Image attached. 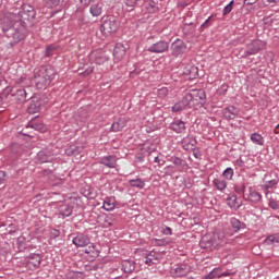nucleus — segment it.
<instances>
[{
    "label": "nucleus",
    "mask_w": 279,
    "mask_h": 279,
    "mask_svg": "<svg viewBox=\"0 0 279 279\" xmlns=\"http://www.w3.org/2000/svg\"><path fill=\"white\" fill-rule=\"evenodd\" d=\"M233 235L234 233L232 231H220L216 234H205L201 239L199 246L208 252H214V250H219V247L227 245Z\"/></svg>",
    "instance_id": "f257e3e1"
},
{
    "label": "nucleus",
    "mask_w": 279,
    "mask_h": 279,
    "mask_svg": "<svg viewBox=\"0 0 279 279\" xmlns=\"http://www.w3.org/2000/svg\"><path fill=\"white\" fill-rule=\"evenodd\" d=\"M34 80L37 88H43L44 86H49L51 80H53V68L40 66L34 70Z\"/></svg>",
    "instance_id": "f03ea898"
},
{
    "label": "nucleus",
    "mask_w": 279,
    "mask_h": 279,
    "mask_svg": "<svg viewBox=\"0 0 279 279\" xmlns=\"http://www.w3.org/2000/svg\"><path fill=\"white\" fill-rule=\"evenodd\" d=\"M36 19V10L29 4H24L17 13H13V21L25 25L26 21H34Z\"/></svg>",
    "instance_id": "7ed1b4c3"
},
{
    "label": "nucleus",
    "mask_w": 279,
    "mask_h": 279,
    "mask_svg": "<svg viewBox=\"0 0 279 279\" xmlns=\"http://www.w3.org/2000/svg\"><path fill=\"white\" fill-rule=\"evenodd\" d=\"M265 49V41L255 39L246 45V50L244 51L243 58H247L250 56H256L259 51Z\"/></svg>",
    "instance_id": "20e7f679"
},
{
    "label": "nucleus",
    "mask_w": 279,
    "mask_h": 279,
    "mask_svg": "<svg viewBox=\"0 0 279 279\" xmlns=\"http://www.w3.org/2000/svg\"><path fill=\"white\" fill-rule=\"evenodd\" d=\"M119 29V23L116 17H109L104 21L100 26V32L104 36H108L110 34H114Z\"/></svg>",
    "instance_id": "39448f33"
},
{
    "label": "nucleus",
    "mask_w": 279,
    "mask_h": 279,
    "mask_svg": "<svg viewBox=\"0 0 279 279\" xmlns=\"http://www.w3.org/2000/svg\"><path fill=\"white\" fill-rule=\"evenodd\" d=\"M189 274H191V266L189 264H177L170 269V276L172 278H184Z\"/></svg>",
    "instance_id": "423d86ee"
},
{
    "label": "nucleus",
    "mask_w": 279,
    "mask_h": 279,
    "mask_svg": "<svg viewBox=\"0 0 279 279\" xmlns=\"http://www.w3.org/2000/svg\"><path fill=\"white\" fill-rule=\"evenodd\" d=\"M170 50L173 58H182L186 53V44L182 39H177L171 44Z\"/></svg>",
    "instance_id": "0eeeda50"
},
{
    "label": "nucleus",
    "mask_w": 279,
    "mask_h": 279,
    "mask_svg": "<svg viewBox=\"0 0 279 279\" xmlns=\"http://www.w3.org/2000/svg\"><path fill=\"white\" fill-rule=\"evenodd\" d=\"M194 107L204 106L206 104V92L204 89H192L190 92Z\"/></svg>",
    "instance_id": "6e6552de"
},
{
    "label": "nucleus",
    "mask_w": 279,
    "mask_h": 279,
    "mask_svg": "<svg viewBox=\"0 0 279 279\" xmlns=\"http://www.w3.org/2000/svg\"><path fill=\"white\" fill-rule=\"evenodd\" d=\"M147 51H149V53H165V51H169V43L159 40L153 44Z\"/></svg>",
    "instance_id": "1a4fd4ad"
},
{
    "label": "nucleus",
    "mask_w": 279,
    "mask_h": 279,
    "mask_svg": "<svg viewBox=\"0 0 279 279\" xmlns=\"http://www.w3.org/2000/svg\"><path fill=\"white\" fill-rule=\"evenodd\" d=\"M40 263H43L40 254L33 253L26 259V267L32 270L38 269L40 267Z\"/></svg>",
    "instance_id": "9d476101"
},
{
    "label": "nucleus",
    "mask_w": 279,
    "mask_h": 279,
    "mask_svg": "<svg viewBox=\"0 0 279 279\" xmlns=\"http://www.w3.org/2000/svg\"><path fill=\"white\" fill-rule=\"evenodd\" d=\"M245 202H251V204H258L263 199V195L256 191L254 187L248 189V193L243 195Z\"/></svg>",
    "instance_id": "9b49d317"
},
{
    "label": "nucleus",
    "mask_w": 279,
    "mask_h": 279,
    "mask_svg": "<svg viewBox=\"0 0 279 279\" xmlns=\"http://www.w3.org/2000/svg\"><path fill=\"white\" fill-rule=\"evenodd\" d=\"M169 130H172V132H175V134H184V132H186V122L180 119H174L170 123Z\"/></svg>",
    "instance_id": "f8f14e48"
},
{
    "label": "nucleus",
    "mask_w": 279,
    "mask_h": 279,
    "mask_svg": "<svg viewBox=\"0 0 279 279\" xmlns=\"http://www.w3.org/2000/svg\"><path fill=\"white\" fill-rule=\"evenodd\" d=\"M125 53H128V49L121 43L116 44L113 49V59L116 62H121L123 58H125Z\"/></svg>",
    "instance_id": "ddd939ff"
},
{
    "label": "nucleus",
    "mask_w": 279,
    "mask_h": 279,
    "mask_svg": "<svg viewBox=\"0 0 279 279\" xmlns=\"http://www.w3.org/2000/svg\"><path fill=\"white\" fill-rule=\"evenodd\" d=\"M181 145L185 151H195L197 146V140L191 135H187L181 141Z\"/></svg>",
    "instance_id": "4468645a"
},
{
    "label": "nucleus",
    "mask_w": 279,
    "mask_h": 279,
    "mask_svg": "<svg viewBox=\"0 0 279 279\" xmlns=\"http://www.w3.org/2000/svg\"><path fill=\"white\" fill-rule=\"evenodd\" d=\"M222 114L227 121H232L239 116V109L234 106H229L222 110Z\"/></svg>",
    "instance_id": "2eb2a0df"
},
{
    "label": "nucleus",
    "mask_w": 279,
    "mask_h": 279,
    "mask_svg": "<svg viewBox=\"0 0 279 279\" xmlns=\"http://www.w3.org/2000/svg\"><path fill=\"white\" fill-rule=\"evenodd\" d=\"M72 242L73 245H75L76 247H86V245L90 243V239L88 238V235L78 233Z\"/></svg>",
    "instance_id": "dca6fc26"
},
{
    "label": "nucleus",
    "mask_w": 279,
    "mask_h": 279,
    "mask_svg": "<svg viewBox=\"0 0 279 279\" xmlns=\"http://www.w3.org/2000/svg\"><path fill=\"white\" fill-rule=\"evenodd\" d=\"M100 165L108 167V169H117V156L109 155L100 159Z\"/></svg>",
    "instance_id": "f3484780"
},
{
    "label": "nucleus",
    "mask_w": 279,
    "mask_h": 279,
    "mask_svg": "<svg viewBox=\"0 0 279 279\" xmlns=\"http://www.w3.org/2000/svg\"><path fill=\"white\" fill-rule=\"evenodd\" d=\"M28 128H32L33 130H36L37 132H47V125L43 123V121L38 119H33L28 122Z\"/></svg>",
    "instance_id": "a211bd4d"
},
{
    "label": "nucleus",
    "mask_w": 279,
    "mask_h": 279,
    "mask_svg": "<svg viewBox=\"0 0 279 279\" xmlns=\"http://www.w3.org/2000/svg\"><path fill=\"white\" fill-rule=\"evenodd\" d=\"M102 208L104 210H107V213L114 210V208H117V198H114V196L106 197L102 204Z\"/></svg>",
    "instance_id": "6ab92c4d"
},
{
    "label": "nucleus",
    "mask_w": 279,
    "mask_h": 279,
    "mask_svg": "<svg viewBox=\"0 0 279 279\" xmlns=\"http://www.w3.org/2000/svg\"><path fill=\"white\" fill-rule=\"evenodd\" d=\"M158 260H160V253H158L156 251H150L146 255L145 265H148V266L156 265V263H158Z\"/></svg>",
    "instance_id": "aec40b11"
},
{
    "label": "nucleus",
    "mask_w": 279,
    "mask_h": 279,
    "mask_svg": "<svg viewBox=\"0 0 279 279\" xmlns=\"http://www.w3.org/2000/svg\"><path fill=\"white\" fill-rule=\"evenodd\" d=\"M230 226L233 232H239L240 230H245V222L236 219L235 217L230 218Z\"/></svg>",
    "instance_id": "412c9836"
},
{
    "label": "nucleus",
    "mask_w": 279,
    "mask_h": 279,
    "mask_svg": "<svg viewBox=\"0 0 279 279\" xmlns=\"http://www.w3.org/2000/svg\"><path fill=\"white\" fill-rule=\"evenodd\" d=\"M94 57V62L96 64H105V62H108L110 60V56L105 51L96 52Z\"/></svg>",
    "instance_id": "4be33fe9"
},
{
    "label": "nucleus",
    "mask_w": 279,
    "mask_h": 279,
    "mask_svg": "<svg viewBox=\"0 0 279 279\" xmlns=\"http://www.w3.org/2000/svg\"><path fill=\"white\" fill-rule=\"evenodd\" d=\"M227 205L232 210H239V208H241V202H239V198L234 194L227 198Z\"/></svg>",
    "instance_id": "5701e85b"
},
{
    "label": "nucleus",
    "mask_w": 279,
    "mask_h": 279,
    "mask_svg": "<svg viewBox=\"0 0 279 279\" xmlns=\"http://www.w3.org/2000/svg\"><path fill=\"white\" fill-rule=\"evenodd\" d=\"M183 75H185L189 80H195L197 77V66L186 65Z\"/></svg>",
    "instance_id": "b1692460"
},
{
    "label": "nucleus",
    "mask_w": 279,
    "mask_h": 279,
    "mask_svg": "<svg viewBox=\"0 0 279 279\" xmlns=\"http://www.w3.org/2000/svg\"><path fill=\"white\" fill-rule=\"evenodd\" d=\"M37 160L39 162H51V160H53V157L51 155V153H49V150H40L37 154Z\"/></svg>",
    "instance_id": "393cba45"
},
{
    "label": "nucleus",
    "mask_w": 279,
    "mask_h": 279,
    "mask_svg": "<svg viewBox=\"0 0 279 279\" xmlns=\"http://www.w3.org/2000/svg\"><path fill=\"white\" fill-rule=\"evenodd\" d=\"M121 267L124 274H132V271L136 269V264L134 263V260H123Z\"/></svg>",
    "instance_id": "a878e982"
},
{
    "label": "nucleus",
    "mask_w": 279,
    "mask_h": 279,
    "mask_svg": "<svg viewBox=\"0 0 279 279\" xmlns=\"http://www.w3.org/2000/svg\"><path fill=\"white\" fill-rule=\"evenodd\" d=\"M82 154V147L77 145H70L65 148L66 156H80Z\"/></svg>",
    "instance_id": "bb28decb"
},
{
    "label": "nucleus",
    "mask_w": 279,
    "mask_h": 279,
    "mask_svg": "<svg viewBox=\"0 0 279 279\" xmlns=\"http://www.w3.org/2000/svg\"><path fill=\"white\" fill-rule=\"evenodd\" d=\"M170 162H173L174 166L180 170L184 171L186 169V160L180 158V157H171Z\"/></svg>",
    "instance_id": "cd10ccee"
},
{
    "label": "nucleus",
    "mask_w": 279,
    "mask_h": 279,
    "mask_svg": "<svg viewBox=\"0 0 279 279\" xmlns=\"http://www.w3.org/2000/svg\"><path fill=\"white\" fill-rule=\"evenodd\" d=\"M12 96L17 98V101H25L27 99V92L24 88L12 89Z\"/></svg>",
    "instance_id": "c85d7f7f"
},
{
    "label": "nucleus",
    "mask_w": 279,
    "mask_h": 279,
    "mask_svg": "<svg viewBox=\"0 0 279 279\" xmlns=\"http://www.w3.org/2000/svg\"><path fill=\"white\" fill-rule=\"evenodd\" d=\"M265 245H274L275 247H278L279 245V234H272V235H268L265 241H264Z\"/></svg>",
    "instance_id": "c756f323"
},
{
    "label": "nucleus",
    "mask_w": 279,
    "mask_h": 279,
    "mask_svg": "<svg viewBox=\"0 0 279 279\" xmlns=\"http://www.w3.org/2000/svg\"><path fill=\"white\" fill-rule=\"evenodd\" d=\"M180 101L185 108H195V104L193 102V96H191V93H186Z\"/></svg>",
    "instance_id": "7c9ffc66"
},
{
    "label": "nucleus",
    "mask_w": 279,
    "mask_h": 279,
    "mask_svg": "<svg viewBox=\"0 0 279 279\" xmlns=\"http://www.w3.org/2000/svg\"><path fill=\"white\" fill-rule=\"evenodd\" d=\"M102 10H104V7L101 5V3L92 4L89 8V12L92 16H101Z\"/></svg>",
    "instance_id": "2f4dec72"
},
{
    "label": "nucleus",
    "mask_w": 279,
    "mask_h": 279,
    "mask_svg": "<svg viewBox=\"0 0 279 279\" xmlns=\"http://www.w3.org/2000/svg\"><path fill=\"white\" fill-rule=\"evenodd\" d=\"M251 141L254 143V145H259L262 147L265 145V137L258 133L251 134Z\"/></svg>",
    "instance_id": "473e14b6"
},
{
    "label": "nucleus",
    "mask_w": 279,
    "mask_h": 279,
    "mask_svg": "<svg viewBox=\"0 0 279 279\" xmlns=\"http://www.w3.org/2000/svg\"><path fill=\"white\" fill-rule=\"evenodd\" d=\"M213 184L218 191H226L228 189V183L223 179H214Z\"/></svg>",
    "instance_id": "72a5a7b5"
},
{
    "label": "nucleus",
    "mask_w": 279,
    "mask_h": 279,
    "mask_svg": "<svg viewBox=\"0 0 279 279\" xmlns=\"http://www.w3.org/2000/svg\"><path fill=\"white\" fill-rule=\"evenodd\" d=\"M28 114H36V112H40V102L39 101H31L27 108Z\"/></svg>",
    "instance_id": "f704fd0d"
},
{
    "label": "nucleus",
    "mask_w": 279,
    "mask_h": 279,
    "mask_svg": "<svg viewBox=\"0 0 279 279\" xmlns=\"http://www.w3.org/2000/svg\"><path fill=\"white\" fill-rule=\"evenodd\" d=\"M129 184L133 189H145V181H143L142 179L129 180Z\"/></svg>",
    "instance_id": "c9c22d12"
},
{
    "label": "nucleus",
    "mask_w": 279,
    "mask_h": 279,
    "mask_svg": "<svg viewBox=\"0 0 279 279\" xmlns=\"http://www.w3.org/2000/svg\"><path fill=\"white\" fill-rule=\"evenodd\" d=\"M11 32H13L12 36L14 43H21V40H25V34H23L21 31L11 28Z\"/></svg>",
    "instance_id": "e433bc0d"
},
{
    "label": "nucleus",
    "mask_w": 279,
    "mask_h": 279,
    "mask_svg": "<svg viewBox=\"0 0 279 279\" xmlns=\"http://www.w3.org/2000/svg\"><path fill=\"white\" fill-rule=\"evenodd\" d=\"M59 213L63 217H71V215H73V208H71L69 205H62L59 208Z\"/></svg>",
    "instance_id": "4c0bfd02"
},
{
    "label": "nucleus",
    "mask_w": 279,
    "mask_h": 279,
    "mask_svg": "<svg viewBox=\"0 0 279 279\" xmlns=\"http://www.w3.org/2000/svg\"><path fill=\"white\" fill-rule=\"evenodd\" d=\"M221 277H223L221 268H215L208 275L205 276V279L221 278Z\"/></svg>",
    "instance_id": "58836bf2"
},
{
    "label": "nucleus",
    "mask_w": 279,
    "mask_h": 279,
    "mask_svg": "<svg viewBox=\"0 0 279 279\" xmlns=\"http://www.w3.org/2000/svg\"><path fill=\"white\" fill-rule=\"evenodd\" d=\"M39 174L43 178H46V180H56V174H53L52 170L44 169L39 172Z\"/></svg>",
    "instance_id": "ea45409f"
},
{
    "label": "nucleus",
    "mask_w": 279,
    "mask_h": 279,
    "mask_svg": "<svg viewBox=\"0 0 279 279\" xmlns=\"http://www.w3.org/2000/svg\"><path fill=\"white\" fill-rule=\"evenodd\" d=\"M123 128H125V123L123 122V120H119L118 122L112 123L111 131L112 132H121V130H123Z\"/></svg>",
    "instance_id": "a19ab883"
},
{
    "label": "nucleus",
    "mask_w": 279,
    "mask_h": 279,
    "mask_svg": "<svg viewBox=\"0 0 279 279\" xmlns=\"http://www.w3.org/2000/svg\"><path fill=\"white\" fill-rule=\"evenodd\" d=\"M155 245L162 247L165 245H171V238H163L155 240Z\"/></svg>",
    "instance_id": "79ce46f5"
},
{
    "label": "nucleus",
    "mask_w": 279,
    "mask_h": 279,
    "mask_svg": "<svg viewBox=\"0 0 279 279\" xmlns=\"http://www.w3.org/2000/svg\"><path fill=\"white\" fill-rule=\"evenodd\" d=\"M277 185H278V180L276 179L267 181L264 185L266 195L269 194V189H274V186H277Z\"/></svg>",
    "instance_id": "37998d69"
},
{
    "label": "nucleus",
    "mask_w": 279,
    "mask_h": 279,
    "mask_svg": "<svg viewBox=\"0 0 279 279\" xmlns=\"http://www.w3.org/2000/svg\"><path fill=\"white\" fill-rule=\"evenodd\" d=\"M245 183H240L234 186V191L238 193V195H246L247 193H245Z\"/></svg>",
    "instance_id": "c03bdc74"
},
{
    "label": "nucleus",
    "mask_w": 279,
    "mask_h": 279,
    "mask_svg": "<svg viewBox=\"0 0 279 279\" xmlns=\"http://www.w3.org/2000/svg\"><path fill=\"white\" fill-rule=\"evenodd\" d=\"M223 178H226V180H232L233 175H234V169L232 168H227L223 172H222Z\"/></svg>",
    "instance_id": "a18cd8bd"
},
{
    "label": "nucleus",
    "mask_w": 279,
    "mask_h": 279,
    "mask_svg": "<svg viewBox=\"0 0 279 279\" xmlns=\"http://www.w3.org/2000/svg\"><path fill=\"white\" fill-rule=\"evenodd\" d=\"M85 254H90L93 257L98 256L97 248L93 244L85 250Z\"/></svg>",
    "instance_id": "49530a36"
},
{
    "label": "nucleus",
    "mask_w": 279,
    "mask_h": 279,
    "mask_svg": "<svg viewBox=\"0 0 279 279\" xmlns=\"http://www.w3.org/2000/svg\"><path fill=\"white\" fill-rule=\"evenodd\" d=\"M146 10L150 13L154 14V12H158V7L156 5V2H149L146 5Z\"/></svg>",
    "instance_id": "de8ad7c7"
},
{
    "label": "nucleus",
    "mask_w": 279,
    "mask_h": 279,
    "mask_svg": "<svg viewBox=\"0 0 279 279\" xmlns=\"http://www.w3.org/2000/svg\"><path fill=\"white\" fill-rule=\"evenodd\" d=\"M184 108H186V107L183 106V104L181 101H179L173 105L172 112H182V110H184Z\"/></svg>",
    "instance_id": "09e8293b"
},
{
    "label": "nucleus",
    "mask_w": 279,
    "mask_h": 279,
    "mask_svg": "<svg viewBox=\"0 0 279 279\" xmlns=\"http://www.w3.org/2000/svg\"><path fill=\"white\" fill-rule=\"evenodd\" d=\"M213 25V16H209L202 25H201V32L203 29H208Z\"/></svg>",
    "instance_id": "8fccbe9b"
},
{
    "label": "nucleus",
    "mask_w": 279,
    "mask_h": 279,
    "mask_svg": "<svg viewBox=\"0 0 279 279\" xmlns=\"http://www.w3.org/2000/svg\"><path fill=\"white\" fill-rule=\"evenodd\" d=\"M232 8H234V0H232L229 4H227L223 9V16H226V14H230L232 12Z\"/></svg>",
    "instance_id": "3c124183"
},
{
    "label": "nucleus",
    "mask_w": 279,
    "mask_h": 279,
    "mask_svg": "<svg viewBox=\"0 0 279 279\" xmlns=\"http://www.w3.org/2000/svg\"><path fill=\"white\" fill-rule=\"evenodd\" d=\"M46 5L48 8H58L60 5V0H46Z\"/></svg>",
    "instance_id": "603ef678"
},
{
    "label": "nucleus",
    "mask_w": 279,
    "mask_h": 279,
    "mask_svg": "<svg viewBox=\"0 0 279 279\" xmlns=\"http://www.w3.org/2000/svg\"><path fill=\"white\" fill-rule=\"evenodd\" d=\"M17 247L20 251L25 250V236L17 238Z\"/></svg>",
    "instance_id": "864d4df0"
},
{
    "label": "nucleus",
    "mask_w": 279,
    "mask_h": 279,
    "mask_svg": "<svg viewBox=\"0 0 279 279\" xmlns=\"http://www.w3.org/2000/svg\"><path fill=\"white\" fill-rule=\"evenodd\" d=\"M269 208L272 210H279V203L276 199H270L268 203Z\"/></svg>",
    "instance_id": "5fc2aeb1"
},
{
    "label": "nucleus",
    "mask_w": 279,
    "mask_h": 279,
    "mask_svg": "<svg viewBox=\"0 0 279 279\" xmlns=\"http://www.w3.org/2000/svg\"><path fill=\"white\" fill-rule=\"evenodd\" d=\"M126 8H130L129 11L134 10V5H136V0H125Z\"/></svg>",
    "instance_id": "6e6d98bb"
},
{
    "label": "nucleus",
    "mask_w": 279,
    "mask_h": 279,
    "mask_svg": "<svg viewBox=\"0 0 279 279\" xmlns=\"http://www.w3.org/2000/svg\"><path fill=\"white\" fill-rule=\"evenodd\" d=\"M50 236H51L52 239H58V236H60V230H58V229H51V230H50Z\"/></svg>",
    "instance_id": "4d7b16f0"
},
{
    "label": "nucleus",
    "mask_w": 279,
    "mask_h": 279,
    "mask_svg": "<svg viewBox=\"0 0 279 279\" xmlns=\"http://www.w3.org/2000/svg\"><path fill=\"white\" fill-rule=\"evenodd\" d=\"M93 71H95V69L89 66L84 72H82L81 75H83V77H88V75H90Z\"/></svg>",
    "instance_id": "13d9d810"
},
{
    "label": "nucleus",
    "mask_w": 279,
    "mask_h": 279,
    "mask_svg": "<svg viewBox=\"0 0 279 279\" xmlns=\"http://www.w3.org/2000/svg\"><path fill=\"white\" fill-rule=\"evenodd\" d=\"M53 51H56V47H53V46H48V47L46 48V56H47V58H49V56H51V53H53Z\"/></svg>",
    "instance_id": "bf43d9fd"
},
{
    "label": "nucleus",
    "mask_w": 279,
    "mask_h": 279,
    "mask_svg": "<svg viewBox=\"0 0 279 279\" xmlns=\"http://www.w3.org/2000/svg\"><path fill=\"white\" fill-rule=\"evenodd\" d=\"M162 233L166 234V235H168V236H171V234H173V230H171L170 227H165V228L162 229Z\"/></svg>",
    "instance_id": "052dcab7"
},
{
    "label": "nucleus",
    "mask_w": 279,
    "mask_h": 279,
    "mask_svg": "<svg viewBox=\"0 0 279 279\" xmlns=\"http://www.w3.org/2000/svg\"><path fill=\"white\" fill-rule=\"evenodd\" d=\"M7 175L8 174L5 173V171L0 170V184H3L5 182Z\"/></svg>",
    "instance_id": "680f3d73"
},
{
    "label": "nucleus",
    "mask_w": 279,
    "mask_h": 279,
    "mask_svg": "<svg viewBox=\"0 0 279 279\" xmlns=\"http://www.w3.org/2000/svg\"><path fill=\"white\" fill-rule=\"evenodd\" d=\"M82 5H84L85 8H88V5H90V3H94L95 0H80Z\"/></svg>",
    "instance_id": "e2e57ef3"
},
{
    "label": "nucleus",
    "mask_w": 279,
    "mask_h": 279,
    "mask_svg": "<svg viewBox=\"0 0 279 279\" xmlns=\"http://www.w3.org/2000/svg\"><path fill=\"white\" fill-rule=\"evenodd\" d=\"M236 274V271H232V270H227V271H222V277L226 278L227 276H234Z\"/></svg>",
    "instance_id": "0e129e2a"
},
{
    "label": "nucleus",
    "mask_w": 279,
    "mask_h": 279,
    "mask_svg": "<svg viewBox=\"0 0 279 279\" xmlns=\"http://www.w3.org/2000/svg\"><path fill=\"white\" fill-rule=\"evenodd\" d=\"M258 0H244V5H254Z\"/></svg>",
    "instance_id": "69168bd1"
},
{
    "label": "nucleus",
    "mask_w": 279,
    "mask_h": 279,
    "mask_svg": "<svg viewBox=\"0 0 279 279\" xmlns=\"http://www.w3.org/2000/svg\"><path fill=\"white\" fill-rule=\"evenodd\" d=\"M193 156L199 159V158H202V153L199 150H195V148H194Z\"/></svg>",
    "instance_id": "338daca9"
},
{
    "label": "nucleus",
    "mask_w": 279,
    "mask_h": 279,
    "mask_svg": "<svg viewBox=\"0 0 279 279\" xmlns=\"http://www.w3.org/2000/svg\"><path fill=\"white\" fill-rule=\"evenodd\" d=\"M155 162L157 165H159L160 167H162V165H165V161H161L159 157H155Z\"/></svg>",
    "instance_id": "774afa93"
}]
</instances>
